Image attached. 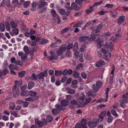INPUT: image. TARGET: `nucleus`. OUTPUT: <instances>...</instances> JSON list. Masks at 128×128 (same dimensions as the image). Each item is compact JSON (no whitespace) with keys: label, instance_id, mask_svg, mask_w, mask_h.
I'll use <instances>...</instances> for the list:
<instances>
[{"label":"nucleus","instance_id":"obj_1","mask_svg":"<svg viewBox=\"0 0 128 128\" xmlns=\"http://www.w3.org/2000/svg\"><path fill=\"white\" fill-rule=\"evenodd\" d=\"M99 119L95 118L94 119V121H90L88 123V125L90 128H93L96 127L99 122Z\"/></svg>","mask_w":128,"mask_h":128},{"label":"nucleus","instance_id":"obj_2","mask_svg":"<svg viewBox=\"0 0 128 128\" xmlns=\"http://www.w3.org/2000/svg\"><path fill=\"white\" fill-rule=\"evenodd\" d=\"M47 70L46 69L44 70L43 72H42L38 74H37L36 76L39 80L43 79L44 77L47 76Z\"/></svg>","mask_w":128,"mask_h":128},{"label":"nucleus","instance_id":"obj_3","mask_svg":"<svg viewBox=\"0 0 128 128\" xmlns=\"http://www.w3.org/2000/svg\"><path fill=\"white\" fill-rule=\"evenodd\" d=\"M92 36H96L98 38L95 40V42H96L97 45L98 46H102L101 43L102 42H103L104 40V38L100 39L99 38L100 37V35L99 34H95L94 35H92Z\"/></svg>","mask_w":128,"mask_h":128},{"label":"nucleus","instance_id":"obj_4","mask_svg":"<svg viewBox=\"0 0 128 128\" xmlns=\"http://www.w3.org/2000/svg\"><path fill=\"white\" fill-rule=\"evenodd\" d=\"M38 96H37L35 97H29L25 98V100L26 101H30L31 102H34L35 100L38 99Z\"/></svg>","mask_w":128,"mask_h":128},{"label":"nucleus","instance_id":"obj_5","mask_svg":"<svg viewBox=\"0 0 128 128\" xmlns=\"http://www.w3.org/2000/svg\"><path fill=\"white\" fill-rule=\"evenodd\" d=\"M42 0H40L38 2L39 3L38 8L40 9L44 6L46 5H48V3L46 2H42Z\"/></svg>","mask_w":128,"mask_h":128},{"label":"nucleus","instance_id":"obj_6","mask_svg":"<svg viewBox=\"0 0 128 128\" xmlns=\"http://www.w3.org/2000/svg\"><path fill=\"white\" fill-rule=\"evenodd\" d=\"M125 18V17L124 16H120L117 20V24L119 25H120L124 21Z\"/></svg>","mask_w":128,"mask_h":128},{"label":"nucleus","instance_id":"obj_7","mask_svg":"<svg viewBox=\"0 0 128 128\" xmlns=\"http://www.w3.org/2000/svg\"><path fill=\"white\" fill-rule=\"evenodd\" d=\"M60 104L63 107H66L69 104V102L68 100H64L61 101Z\"/></svg>","mask_w":128,"mask_h":128},{"label":"nucleus","instance_id":"obj_8","mask_svg":"<svg viewBox=\"0 0 128 128\" xmlns=\"http://www.w3.org/2000/svg\"><path fill=\"white\" fill-rule=\"evenodd\" d=\"M102 24H99L97 26V27L95 30H93V32H95L96 33H99L101 29L102 28Z\"/></svg>","mask_w":128,"mask_h":128},{"label":"nucleus","instance_id":"obj_9","mask_svg":"<svg viewBox=\"0 0 128 128\" xmlns=\"http://www.w3.org/2000/svg\"><path fill=\"white\" fill-rule=\"evenodd\" d=\"M12 92L14 93L15 92L16 94L17 95H18L19 94V88L17 86L15 85L13 88Z\"/></svg>","mask_w":128,"mask_h":128},{"label":"nucleus","instance_id":"obj_10","mask_svg":"<svg viewBox=\"0 0 128 128\" xmlns=\"http://www.w3.org/2000/svg\"><path fill=\"white\" fill-rule=\"evenodd\" d=\"M89 38V36H82L79 38L78 40L80 42H82L86 41Z\"/></svg>","mask_w":128,"mask_h":128},{"label":"nucleus","instance_id":"obj_11","mask_svg":"<svg viewBox=\"0 0 128 128\" xmlns=\"http://www.w3.org/2000/svg\"><path fill=\"white\" fill-rule=\"evenodd\" d=\"M83 128H88L86 126L87 124V121L86 119H83L80 122Z\"/></svg>","mask_w":128,"mask_h":128},{"label":"nucleus","instance_id":"obj_12","mask_svg":"<svg viewBox=\"0 0 128 128\" xmlns=\"http://www.w3.org/2000/svg\"><path fill=\"white\" fill-rule=\"evenodd\" d=\"M55 108L59 111V113H60L61 110H64L65 108L63 109V107L62 105L59 104H57L55 106Z\"/></svg>","mask_w":128,"mask_h":128},{"label":"nucleus","instance_id":"obj_13","mask_svg":"<svg viewBox=\"0 0 128 128\" xmlns=\"http://www.w3.org/2000/svg\"><path fill=\"white\" fill-rule=\"evenodd\" d=\"M104 61L101 60H100L96 63V66L97 67H100L104 64Z\"/></svg>","mask_w":128,"mask_h":128},{"label":"nucleus","instance_id":"obj_14","mask_svg":"<svg viewBox=\"0 0 128 128\" xmlns=\"http://www.w3.org/2000/svg\"><path fill=\"white\" fill-rule=\"evenodd\" d=\"M48 42V40H46L44 38H42L41 40V42H39V44L40 45H42L44 44L47 43Z\"/></svg>","mask_w":128,"mask_h":128},{"label":"nucleus","instance_id":"obj_15","mask_svg":"<svg viewBox=\"0 0 128 128\" xmlns=\"http://www.w3.org/2000/svg\"><path fill=\"white\" fill-rule=\"evenodd\" d=\"M113 120V118L112 116H108L106 119V121L108 123H110L112 122Z\"/></svg>","mask_w":128,"mask_h":128},{"label":"nucleus","instance_id":"obj_16","mask_svg":"<svg viewBox=\"0 0 128 128\" xmlns=\"http://www.w3.org/2000/svg\"><path fill=\"white\" fill-rule=\"evenodd\" d=\"M15 106L14 103L12 102L10 103L9 108L10 109L14 110L15 108Z\"/></svg>","mask_w":128,"mask_h":128},{"label":"nucleus","instance_id":"obj_17","mask_svg":"<svg viewBox=\"0 0 128 128\" xmlns=\"http://www.w3.org/2000/svg\"><path fill=\"white\" fill-rule=\"evenodd\" d=\"M34 82L30 81L28 84V88L29 89H31L34 86Z\"/></svg>","mask_w":128,"mask_h":128},{"label":"nucleus","instance_id":"obj_18","mask_svg":"<svg viewBox=\"0 0 128 128\" xmlns=\"http://www.w3.org/2000/svg\"><path fill=\"white\" fill-rule=\"evenodd\" d=\"M30 96H36L37 93L36 92L30 90L29 92Z\"/></svg>","mask_w":128,"mask_h":128},{"label":"nucleus","instance_id":"obj_19","mask_svg":"<svg viewBox=\"0 0 128 128\" xmlns=\"http://www.w3.org/2000/svg\"><path fill=\"white\" fill-rule=\"evenodd\" d=\"M37 78L35 74L33 73L32 75L29 77V78L32 80H36Z\"/></svg>","mask_w":128,"mask_h":128},{"label":"nucleus","instance_id":"obj_20","mask_svg":"<svg viewBox=\"0 0 128 128\" xmlns=\"http://www.w3.org/2000/svg\"><path fill=\"white\" fill-rule=\"evenodd\" d=\"M25 73V71H22L18 72V76L20 78H22L24 76Z\"/></svg>","mask_w":128,"mask_h":128},{"label":"nucleus","instance_id":"obj_21","mask_svg":"<svg viewBox=\"0 0 128 128\" xmlns=\"http://www.w3.org/2000/svg\"><path fill=\"white\" fill-rule=\"evenodd\" d=\"M70 28L68 27L66 28H64L62 29L60 32V33L61 34H63L67 32L70 29Z\"/></svg>","mask_w":128,"mask_h":128},{"label":"nucleus","instance_id":"obj_22","mask_svg":"<svg viewBox=\"0 0 128 128\" xmlns=\"http://www.w3.org/2000/svg\"><path fill=\"white\" fill-rule=\"evenodd\" d=\"M65 56L66 57H71L72 56V53L70 50H68L66 51Z\"/></svg>","mask_w":128,"mask_h":128},{"label":"nucleus","instance_id":"obj_23","mask_svg":"<svg viewBox=\"0 0 128 128\" xmlns=\"http://www.w3.org/2000/svg\"><path fill=\"white\" fill-rule=\"evenodd\" d=\"M52 114L54 115L60 113H59V111L56 109H53L52 110Z\"/></svg>","mask_w":128,"mask_h":128},{"label":"nucleus","instance_id":"obj_24","mask_svg":"<svg viewBox=\"0 0 128 128\" xmlns=\"http://www.w3.org/2000/svg\"><path fill=\"white\" fill-rule=\"evenodd\" d=\"M0 29L1 32H3L5 30V26L2 23H0Z\"/></svg>","mask_w":128,"mask_h":128},{"label":"nucleus","instance_id":"obj_25","mask_svg":"<svg viewBox=\"0 0 128 128\" xmlns=\"http://www.w3.org/2000/svg\"><path fill=\"white\" fill-rule=\"evenodd\" d=\"M96 85L98 88L100 89L102 86V82L99 81H97L96 82Z\"/></svg>","mask_w":128,"mask_h":128},{"label":"nucleus","instance_id":"obj_26","mask_svg":"<svg viewBox=\"0 0 128 128\" xmlns=\"http://www.w3.org/2000/svg\"><path fill=\"white\" fill-rule=\"evenodd\" d=\"M66 45L65 44H64L62 46L60 47L59 48L63 52L65 51L66 50Z\"/></svg>","mask_w":128,"mask_h":128},{"label":"nucleus","instance_id":"obj_27","mask_svg":"<svg viewBox=\"0 0 128 128\" xmlns=\"http://www.w3.org/2000/svg\"><path fill=\"white\" fill-rule=\"evenodd\" d=\"M10 25L12 28H15L17 26V24L13 21L10 22Z\"/></svg>","mask_w":128,"mask_h":128},{"label":"nucleus","instance_id":"obj_28","mask_svg":"<svg viewBox=\"0 0 128 128\" xmlns=\"http://www.w3.org/2000/svg\"><path fill=\"white\" fill-rule=\"evenodd\" d=\"M111 112L113 116L116 117L118 116V115L116 113V111L114 109H112L111 110Z\"/></svg>","mask_w":128,"mask_h":128},{"label":"nucleus","instance_id":"obj_29","mask_svg":"<svg viewBox=\"0 0 128 128\" xmlns=\"http://www.w3.org/2000/svg\"><path fill=\"white\" fill-rule=\"evenodd\" d=\"M86 47V46L85 45V43H84L81 46V48H80V52H82L84 51L85 50V48Z\"/></svg>","mask_w":128,"mask_h":128},{"label":"nucleus","instance_id":"obj_30","mask_svg":"<svg viewBox=\"0 0 128 128\" xmlns=\"http://www.w3.org/2000/svg\"><path fill=\"white\" fill-rule=\"evenodd\" d=\"M92 34L91 35V36H92V37H91L90 38H89L88 39V41L93 42L96 40V37L95 36H92Z\"/></svg>","mask_w":128,"mask_h":128},{"label":"nucleus","instance_id":"obj_31","mask_svg":"<svg viewBox=\"0 0 128 128\" xmlns=\"http://www.w3.org/2000/svg\"><path fill=\"white\" fill-rule=\"evenodd\" d=\"M109 88H107L106 89L105 94L106 95V99L105 100V102H106L108 101V92L109 90Z\"/></svg>","mask_w":128,"mask_h":128},{"label":"nucleus","instance_id":"obj_32","mask_svg":"<svg viewBox=\"0 0 128 128\" xmlns=\"http://www.w3.org/2000/svg\"><path fill=\"white\" fill-rule=\"evenodd\" d=\"M29 93V92L28 91L26 90L22 92H21L20 93V94L22 96H28V95Z\"/></svg>","mask_w":128,"mask_h":128},{"label":"nucleus","instance_id":"obj_33","mask_svg":"<svg viewBox=\"0 0 128 128\" xmlns=\"http://www.w3.org/2000/svg\"><path fill=\"white\" fill-rule=\"evenodd\" d=\"M5 25L6 26V28L7 30L9 31L10 30V24L9 22L6 21L5 23Z\"/></svg>","mask_w":128,"mask_h":128},{"label":"nucleus","instance_id":"obj_34","mask_svg":"<svg viewBox=\"0 0 128 128\" xmlns=\"http://www.w3.org/2000/svg\"><path fill=\"white\" fill-rule=\"evenodd\" d=\"M24 50L26 54H29L30 52L29 50L28 49V46H24Z\"/></svg>","mask_w":128,"mask_h":128},{"label":"nucleus","instance_id":"obj_35","mask_svg":"<svg viewBox=\"0 0 128 128\" xmlns=\"http://www.w3.org/2000/svg\"><path fill=\"white\" fill-rule=\"evenodd\" d=\"M46 120L48 122H50L52 121L53 119L51 116L48 115L46 117Z\"/></svg>","mask_w":128,"mask_h":128},{"label":"nucleus","instance_id":"obj_36","mask_svg":"<svg viewBox=\"0 0 128 128\" xmlns=\"http://www.w3.org/2000/svg\"><path fill=\"white\" fill-rule=\"evenodd\" d=\"M92 88L93 91L95 92H98L100 89L98 88V87L96 86V85H95L94 84L92 85Z\"/></svg>","mask_w":128,"mask_h":128},{"label":"nucleus","instance_id":"obj_37","mask_svg":"<svg viewBox=\"0 0 128 128\" xmlns=\"http://www.w3.org/2000/svg\"><path fill=\"white\" fill-rule=\"evenodd\" d=\"M79 73L78 72L74 70V73L73 74V76L75 78H77L79 76Z\"/></svg>","mask_w":128,"mask_h":128},{"label":"nucleus","instance_id":"obj_38","mask_svg":"<svg viewBox=\"0 0 128 128\" xmlns=\"http://www.w3.org/2000/svg\"><path fill=\"white\" fill-rule=\"evenodd\" d=\"M15 84L19 86H20L22 85V80H21L19 82L18 80H15Z\"/></svg>","mask_w":128,"mask_h":128},{"label":"nucleus","instance_id":"obj_39","mask_svg":"<svg viewBox=\"0 0 128 128\" xmlns=\"http://www.w3.org/2000/svg\"><path fill=\"white\" fill-rule=\"evenodd\" d=\"M78 49V45L77 42H76L74 45L73 50L74 51H75Z\"/></svg>","mask_w":128,"mask_h":128},{"label":"nucleus","instance_id":"obj_40","mask_svg":"<svg viewBox=\"0 0 128 128\" xmlns=\"http://www.w3.org/2000/svg\"><path fill=\"white\" fill-rule=\"evenodd\" d=\"M59 12L60 13L61 15H64L66 13L65 10L63 8H60L59 10Z\"/></svg>","mask_w":128,"mask_h":128},{"label":"nucleus","instance_id":"obj_41","mask_svg":"<svg viewBox=\"0 0 128 128\" xmlns=\"http://www.w3.org/2000/svg\"><path fill=\"white\" fill-rule=\"evenodd\" d=\"M83 24V22H79L76 24H75L73 26V28H74L76 27H80V25L82 24Z\"/></svg>","mask_w":128,"mask_h":128},{"label":"nucleus","instance_id":"obj_42","mask_svg":"<svg viewBox=\"0 0 128 128\" xmlns=\"http://www.w3.org/2000/svg\"><path fill=\"white\" fill-rule=\"evenodd\" d=\"M62 74V72L60 70H57L55 71V75L57 76H58L59 75L61 74Z\"/></svg>","mask_w":128,"mask_h":128},{"label":"nucleus","instance_id":"obj_43","mask_svg":"<svg viewBox=\"0 0 128 128\" xmlns=\"http://www.w3.org/2000/svg\"><path fill=\"white\" fill-rule=\"evenodd\" d=\"M38 4L36 2H33L32 4V8H36L38 6Z\"/></svg>","mask_w":128,"mask_h":128},{"label":"nucleus","instance_id":"obj_44","mask_svg":"<svg viewBox=\"0 0 128 128\" xmlns=\"http://www.w3.org/2000/svg\"><path fill=\"white\" fill-rule=\"evenodd\" d=\"M77 84V80H74L72 81V82L71 86L72 88H75L76 87V86H73V85H75Z\"/></svg>","mask_w":128,"mask_h":128},{"label":"nucleus","instance_id":"obj_45","mask_svg":"<svg viewBox=\"0 0 128 128\" xmlns=\"http://www.w3.org/2000/svg\"><path fill=\"white\" fill-rule=\"evenodd\" d=\"M13 32L16 35H17L18 34L19 30L18 28H14L12 30Z\"/></svg>","mask_w":128,"mask_h":128},{"label":"nucleus","instance_id":"obj_46","mask_svg":"<svg viewBox=\"0 0 128 128\" xmlns=\"http://www.w3.org/2000/svg\"><path fill=\"white\" fill-rule=\"evenodd\" d=\"M73 47V44L72 43L68 44L67 46L66 49L67 50H69L72 48Z\"/></svg>","mask_w":128,"mask_h":128},{"label":"nucleus","instance_id":"obj_47","mask_svg":"<svg viewBox=\"0 0 128 128\" xmlns=\"http://www.w3.org/2000/svg\"><path fill=\"white\" fill-rule=\"evenodd\" d=\"M114 6L113 4H106L104 7L107 8H112Z\"/></svg>","mask_w":128,"mask_h":128},{"label":"nucleus","instance_id":"obj_48","mask_svg":"<svg viewBox=\"0 0 128 128\" xmlns=\"http://www.w3.org/2000/svg\"><path fill=\"white\" fill-rule=\"evenodd\" d=\"M30 4V2L29 1H26L25 2L24 4V7L26 8Z\"/></svg>","mask_w":128,"mask_h":128},{"label":"nucleus","instance_id":"obj_49","mask_svg":"<svg viewBox=\"0 0 128 128\" xmlns=\"http://www.w3.org/2000/svg\"><path fill=\"white\" fill-rule=\"evenodd\" d=\"M56 54L58 56H60L62 55L63 53V52L59 48L58 50L56 51Z\"/></svg>","mask_w":128,"mask_h":128},{"label":"nucleus","instance_id":"obj_50","mask_svg":"<svg viewBox=\"0 0 128 128\" xmlns=\"http://www.w3.org/2000/svg\"><path fill=\"white\" fill-rule=\"evenodd\" d=\"M51 12L53 16L54 17H55L56 16L58 15V14L56 13L54 9L52 10H51Z\"/></svg>","mask_w":128,"mask_h":128},{"label":"nucleus","instance_id":"obj_51","mask_svg":"<svg viewBox=\"0 0 128 128\" xmlns=\"http://www.w3.org/2000/svg\"><path fill=\"white\" fill-rule=\"evenodd\" d=\"M81 76L84 79H86L87 77V75L84 72H82L81 73Z\"/></svg>","mask_w":128,"mask_h":128},{"label":"nucleus","instance_id":"obj_52","mask_svg":"<svg viewBox=\"0 0 128 128\" xmlns=\"http://www.w3.org/2000/svg\"><path fill=\"white\" fill-rule=\"evenodd\" d=\"M10 114L11 115L14 116L15 117H17L18 116L17 114L15 111H10Z\"/></svg>","mask_w":128,"mask_h":128},{"label":"nucleus","instance_id":"obj_53","mask_svg":"<svg viewBox=\"0 0 128 128\" xmlns=\"http://www.w3.org/2000/svg\"><path fill=\"white\" fill-rule=\"evenodd\" d=\"M67 78H68L67 76H64L61 78L60 82L62 83H63L66 81L67 80Z\"/></svg>","mask_w":128,"mask_h":128},{"label":"nucleus","instance_id":"obj_54","mask_svg":"<svg viewBox=\"0 0 128 128\" xmlns=\"http://www.w3.org/2000/svg\"><path fill=\"white\" fill-rule=\"evenodd\" d=\"M44 124V122L40 121L37 124H38V127L40 128L43 126Z\"/></svg>","mask_w":128,"mask_h":128},{"label":"nucleus","instance_id":"obj_55","mask_svg":"<svg viewBox=\"0 0 128 128\" xmlns=\"http://www.w3.org/2000/svg\"><path fill=\"white\" fill-rule=\"evenodd\" d=\"M6 6L8 7H10L12 8V6L10 5V0H8L6 4Z\"/></svg>","mask_w":128,"mask_h":128},{"label":"nucleus","instance_id":"obj_56","mask_svg":"<svg viewBox=\"0 0 128 128\" xmlns=\"http://www.w3.org/2000/svg\"><path fill=\"white\" fill-rule=\"evenodd\" d=\"M119 106L118 103V102H116L114 103V105H113V108H114L116 109L118 108V107Z\"/></svg>","mask_w":128,"mask_h":128},{"label":"nucleus","instance_id":"obj_57","mask_svg":"<svg viewBox=\"0 0 128 128\" xmlns=\"http://www.w3.org/2000/svg\"><path fill=\"white\" fill-rule=\"evenodd\" d=\"M8 72L9 71L8 70H4L3 72L2 76H4L6 75Z\"/></svg>","mask_w":128,"mask_h":128},{"label":"nucleus","instance_id":"obj_58","mask_svg":"<svg viewBox=\"0 0 128 128\" xmlns=\"http://www.w3.org/2000/svg\"><path fill=\"white\" fill-rule=\"evenodd\" d=\"M93 10H90V9H88L85 10V12L86 14H89Z\"/></svg>","mask_w":128,"mask_h":128},{"label":"nucleus","instance_id":"obj_59","mask_svg":"<svg viewBox=\"0 0 128 128\" xmlns=\"http://www.w3.org/2000/svg\"><path fill=\"white\" fill-rule=\"evenodd\" d=\"M120 103L126 104L128 100L124 99L122 98L120 100Z\"/></svg>","mask_w":128,"mask_h":128},{"label":"nucleus","instance_id":"obj_60","mask_svg":"<svg viewBox=\"0 0 128 128\" xmlns=\"http://www.w3.org/2000/svg\"><path fill=\"white\" fill-rule=\"evenodd\" d=\"M70 103L72 105H76L77 104V102L76 100H71L70 102Z\"/></svg>","mask_w":128,"mask_h":128},{"label":"nucleus","instance_id":"obj_61","mask_svg":"<svg viewBox=\"0 0 128 128\" xmlns=\"http://www.w3.org/2000/svg\"><path fill=\"white\" fill-rule=\"evenodd\" d=\"M75 92V90H74L72 89H69V90L68 91V92L69 93L71 94H74Z\"/></svg>","mask_w":128,"mask_h":128},{"label":"nucleus","instance_id":"obj_62","mask_svg":"<svg viewBox=\"0 0 128 128\" xmlns=\"http://www.w3.org/2000/svg\"><path fill=\"white\" fill-rule=\"evenodd\" d=\"M72 80V78H69L66 81V83L64 84L65 85H66V84H69L71 82Z\"/></svg>","mask_w":128,"mask_h":128},{"label":"nucleus","instance_id":"obj_63","mask_svg":"<svg viewBox=\"0 0 128 128\" xmlns=\"http://www.w3.org/2000/svg\"><path fill=\"white\" fill-rule=\"evenodd\" d=\"M27 86L26 85H24L23 86L20 87V89L22 91H24L26 89V88Z\"/></svg>","mask_w":128,"mask_h":128},{"label":"nucleus","instance_id":"obj_64","mask_svg":"<svg viewBox=\"0 0 128 128\" xmlns=\"http://www.w3.org/2000/svg\"><path fill=\"white\" fill-rule=\"evenodd\" d=\"M76 5V4L75 2H73L72 3L70 6L72 10L74 9Z\"/></svg>","mask_w":128,"mask_h":128}]
</instances>
